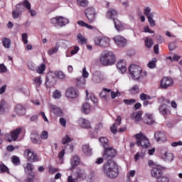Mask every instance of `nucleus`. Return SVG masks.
Here are the masks:
<instances>
[{"label": "nucleus", "mask_w": 182, "mask_h": 182, "mask_svg": "<svg viewBox=\"0 0 182 182\" xmlns=\"http://www.w3.org/2000/svg\"><path fill=\"white\" fill-rule=\"evenodd\" d=\"M116 156V150L112 146L105 148L103 158L107 160V163L104 164V173L109 178H116L119 176V168L117 164L112 159Z\"/></svg>", "instance_id": "f257e3e1"}, {"label": "nucleus", "mask_w": 182, "mask_h": 182, "mask_svg": "<svg viewBox=\"0 0 182 182\" xmlns=\"http://www.w3.org/2000/svg\"><path fill=\"white\" fill-rule=\"evenodd\" d=\"M129 72L131 77L137 82L143 80L147 76V71H143L141 67L136 65H131L129 67Z\"/></svg>", "instance_id": "f03ea898"}, {"label": "nucleus", "mask_w": 182, "mask_h": 182, "mask_svg": "<svg viewBox=\"0 0 182 182\" xmlns=\"http://www.w3.org/2000/svg\"><path fill=\"white\" fill-rule=\"evenodd\" d=\"M100 62L103 66H111L116 62V57L112 51L105 50L100 54Z\"/></svg>", "instance_id": "7ed1b4c3"}, {"label": "nucleus", "mask_w": 182, "mask_h": 182, "mask_svg": "<svg viewBox=\"0 0 182 182\" xmlns=\"http://www.w3.org/2000/svg\"><path fill=\"white\" fill-rule=\"evenodd\" d=\"M159 103H162L158 109L159 113L162 114L163 116H167V114H171V111L170 110V107H168V105H170V100L166 99L164 97H160L159 99Z\"/></svg>", "instance_id": "20e7f679"}, {"label": "nucleus", "mask_w": 182, "mask_h": 182, "mask_svg": "<svg viewBox=\"0 0 182 182\" xmlns=\"http://www.w3.org/2000/svg\"><path fill=\"white\" fill-rule=\"evenodd\" d=\"M151 174L154 178H158L156 182H170V178L167 176H161L163 171L160 166H156L151 171Z\"/></svg>", "instance_id": "39448f33"}, {"label": "nucleus", "mask_w": 182, "mask_h": 182, "mask_svg": "<svg viewBox=\"0 0 182 182\" xmlns=\"http://www.w3.org/2000/svg\"><path fill=\"white\" fill-rule=\"evenodd\" d=\"M135 139L136 140V144L138 147L147 149V147L150 146V142L149 141V139H147V137L144 136L141 132H140L139 134H136L135 135Z\"/></svg>", "instance_id": "423d86ee"}, {"label": "nucleus", "mask_w": 182, "mask_h": 182, "mask_svg": "<svg viewBox=\"0 0 182 182\" xmlns=\"http://www.w3.org/2000/svg\"><path fill=\"white\" fill-rule=\"evenodd\" d=\"M24 157L31 163H36V161H38L39 160V157H38V155L32 149H26L24 151Z\"/></svg>", "instance_id": "0eeeda50"}, {"label": "nucleus", "mask_w": 182, "mask_h": 182, "mask_svg": "<svg viewBox=\"0 0 182 182\" xmlns=\"http://www.w3.org/2000/svg\"><path fill=\"white\" fill-rule=\"evenodd\" d=\"M94 42L97 46H101V48H107L110 45V40L107 37H96Z\"/></svg>", "instance_id": "6e6552de"}, {"label": "nucleus", "mask_w": 182, "mask_h": 182, "mask_svg": "<svg viewBox=\"0 0 182 182\" xmlns=\"http://www.w3.org/2000/svg\"><path fill=\"white\" fill-rule=\"evenodd\" d=\"M21 132H22V128L21 127L11 131L10 134L6 135L7 141H9V143H12V141H16Z\"/></svg>", "instance_id": "1a4fd4ad"}, {"label": "nucleus", "mask_w": 182, "mask_h": 182, "mask_svg": "<svg viewBox=\"0 0 182 182\" xmlns=\"http://www.w3.org/2000/svg\"><path fill=\"white\" fill-rule=\"evenodd\" d=\"M88 22L92 23L96 21V10L93 7H88L85 11Z\"/></svg>", "instance_id": "9d476101"}, {"label": "nucleus", "mask_w": 182, "mask_h": 182, "mask_svg": "<svg viewBox=\"0 0 182 182\" xmlns=\"http://www.w3.org/2000/svg\"><path fill=\"white\" fill-rule=\"evenodd\" d=\"M51 23L53 25H58V26H65L69 23V19L63 17V16H57L51 18Z\"/></svg>", "instance_id": "9b49d317"}, {"label": "nucleus", "mask_w": 182, "mask_h": 182, "mask_svg": "<svg viewBox=\"0 0 182 182\" xmlns=\"http://www.w3.org/2000/svg\"><path fill=\"white\" fill-rule=\"evenodd\" d=\"M113 41L119 48H124L127 45V40L122 36H115Z\"/></svg>", "instance_id": "f8f14e48"}, {"label": "nucleus", "mask_w": 182, "mask_h": 182, "mask_svg": "<svg viewBox=\"0 0 182 182\" xmlns=\"http://www.w3.org/2000/svg\"><path fill=\"white\" fill-rule=\"evenodd\" d=\"M168 149L167 147H164L161 151H166L164 155H162V159L166 163H171L173 160H174V155L172 153L167 151Z\"/></svg>", "instance_id": "ddd939ff"}, {"label": "nucleus", "mask_w": 182, "mask_h": 182, "mask_svg": "<svg viewBox=\"0 0 182 182\" xmlns=\"http://www.w3.org/2000/svg\"><path fill=\"white\" fill-rule=\"evenodd\" d=\"M173 83V79L165 77L162 78L161 81V87H162V89H167V87H170V86H172Z\"/></svg>", "instance_id": "4468645a"}, {"label": "nucleus", "mask_w": 182, "mask_h": 182, "mask_svg": "<svg viewBox=\"0 0 182 182\" xmlns=\"http://www.w3.org/2000/svg\"><path fill=\"white\" fill-rule=\"evenodd\" d=\"M65 96L70 99H76L77 97V91L72 87H69L65 91Z\"/></svg>", "instance_id": "2eb2a0df"}, {"label": "nucleus", "mask_w": 182, "mask_h": 182, "mask_svg": "<svg viewBox=\"0 0 182 182\" xmlns=\"http://www.w3.org/2000/svg\"><path fill=\"white\" fill-rule=\"evenodd\" d=\"M78 124L82 129H92V125H90V122L85 118H80L78 119Z\"/></svg>", "instance_id": "dca6fc26"}, {"label": "nucleus", "mask_w": 182, "mask_h": 182, "mask_svg": "<svg viewBox=\"0 0 182 182\" xmlns=\"http://www.w3.org/2000/svg\"><path fill=\"white\" fill-rule=\"evenodd\" d=\"M92 80L95 83H100V82L105 80V76L102 73L97 71L93 75Z\"/></svg>", "instance_id": "f3484780"}, {"label": "nucleus", "mask_w": 182, "mask_h": 182, "mask_svg": "<svg viewBox=\"0 0 182 182\" xmlns=\"http://www.w3.org/2000/svg\"><path fill=\"white\" fill-rule=\"evenodd\" d=\"M80 163V159H79V156H74L70 160L71 168H70V170H75L77 166H79Z\"/></svg>", "instance_id": "a211bd4d"}, {"label": "nucleus", "mask_w": 182, "mask_h": 182, "mask_svg": "<svg viewBox=\"0 0 182 182\" xmlns=\"http://www.w3.org/2000/svg\"><path fill=\"white\" fill-rule=\"evenodd\" d=\"M144 122L146 124H154L155 120L151 114H145L144 116Z\"/></svg>", "instance_id": "6ab92c4d"}, {"label": "nucleus", "mask_w": 182, "mask_h": 182, "mask_svg": "<svg viewBox=\"0 0 182 182\" xmlns=\"http://www.w3.org/2000/svg\"><path fill=\"white\" fill-rule=\"evenodd\" d=\"M117 15V11L114 9H109L107 12V18L108 19H113V21H114V19H117L116 18Z\"/></svg>", "instance_id": "aec40b11"}, {"label": "nucleus", "mask_w": 182, "mask_h": 182, "mask_svg": "<svg viewBox=\"0 0 182 182\" xmlns=\"http://www.w3.org/2000/svg\"><path fill=\"white\" fill-rule=\"evenodd\" d=\"M82 150L85 156H91L92 154H93L92 149L90 147V145L87 144L82 145Z\"/></svg>", "instance_id": "412c9836"}, {"label": "nucleus", "mask_w": 182, "mask_h": 182, "mask_svg": "<svg viewBox=\"0 0 182 182\" xmlns=\"http://www.w3.org/2000/svg\"><path fill=\"white\" fill-rule=\"evenodd\" d=\"M154 137L156 141H166V134L161 132H158L154 134Z\"/></svg>", "instance_id": "4be33fe9"}, {"label": "nucleus", "mask_w": 182, "mask_h": 182, "mask_svg": "<svg viewBox=\"0 0 182 182\" xmlns=\"http://www.w3.org/2000/svg\"><path fill=\"white\" fill-rule=\"evenodd\" d=\"M109 92H111L110 89L104 87L102 89V92H101L100 94V97L102 99V100H105V102H107V100H109V95H107V93H109Z\"/></svg>", "instance_id": "5701e85b"}, {"label": "nucleus", "mask_w": 182, "mask_h": 182, "mask_svg": "<svg viewBox=\"0 0 182 182\" xmlns=\"http://www.w3.org/2000/svg\"><path fill=\"white\" fill-rule=\"evenodd\" d=\"M117 68L119 69L122 73H125L127 70V68H126V61L121 60L117 63Z\"/></svg>", "instance_id": "b1692460"}, {"label": "nucleus", "mask_w": 182, "mask_h": 182, "mask_svg": "<svg viewBox=\"0 0 182 182\" xmlns=\"http://www.w3.org/2000/svg\"><path fill=\"white\" fill-rule=\"evenodd\" d=\"M117 68L119 69L122 73H125L127 70V68H126V61L121 60L117 63Z\"/></svg>", "instance_id": "393cba45"}, {"label": "nucleus", "mask_w": 182, "mask_h": 182, "mask_svg": "<svg viewBox=\"0 0 182 182\" xmlns=\"http://www.w3.org/2000/svg\"><path fill=\"white\" fill-rule=\"evenodd\" d=\"M114 25L118 32H120L124 29L123 23H122V21H119L117 18L114 19Z\"/></svg>", "instance_id": "a878e982"}, {"label": "nucleus", "mask_w": 182, "mask_h": 182, "mask_svg": "<svg viewBox=\"0 0 182 182\" xmlns=\"http://www.w3.org/2000/svg\"><path fill=\"white\" fill-rule=\"evenodd\" d=\"M50 109L56 116H62V110L60 108L56 107L54 105H50Z\"/></svg>", "instance_id": "bb28decb"}, {"label": "nucleus", "mask_w": 182, "mask_h": 182, "mask_svg": "<svg viewBox=\"0 0 182 182\" xmlns=\"http://www.w3.org/2000/svg\"><path fill=\"white\" fill-rule=\"evenodd\" d=\"M16 112L17 114H19V116H23L26 113V109L22 105L18 104L16 106Z\"/></svg>", "instance_id": "cd10ccee"}, {"label": "nucleus", "mask_w": 182, "mask_h": 182, "mask_svg": "<svg viewBox=\"0 0 182 182\" xmlns=\"http://www.w3.org/2000/svg\"><path fill=\"white\" fill-rule=\"evenodd\" d=\"M31 140L34 144H41V141L39 140V135L37 134H31Z\"/></svg>", "instance_id": "c85d7f7f"}, {"label": "nucleus", "mask_w": 182, "mask_h": 182, "mask_svg": "<svg viewBox=\"0 0 182 182\" xmlns=\"http://www.w3.org/2000/svg\"><path fill=\"white\" fill-rule=\"evenodd\" d=\"M99 140L101 144H102L104 149H107V147L110 146L109 140L106 137H101Z\"/></svg>", "instance_id": "c756f323"}, {"label": "nucleus", "mask_w": 182, "mask_h": 182, "mask_svg": "<svg viewBox=\"0 0 182 182\" xmlns=\"http://www.w3.org/2000/svg\"><path fill=\"white\" fill-rule=\"evenodd\" d=\"M82 112L85 114H89L90 113V104L85 102L82 105Z\"/></svg>", "instance_id": "7c9ffc66"}, {"label": "nucleus", "mask_w": 182, "mask_h": 182, "mask_svg": "<svg viewBox=\"0 0 182 182\" xmlns=\"http://www.w3.org/2000/svg\"><path fill=\"white\" fill-rule=\"evenodd\" d=\"M144 14L147 18H151V16H154V13L151 12V9L150 7L144 9Z\"/></svg>", "instance_id": "2f4dec72"}, {"label": "nucleus", "mask_w": 182, "mask_h": 182, "mask_svg": "<svg viewBox=\"0 0 182 182\" xmlns=\"http://www.w3.org/2000/svg\"><path fill=\"white\" fill-rule=\"evenodd\" d=\"M131 117L132 119H134L136 122H140L141 120V112H134L132 115Z\"/></svg>", "instance_id": "473e14b6"}, {"label": "nucleus", "mask_w": 182, "mask_h": 182, "mask_svg": "<svg viewBox=\"0 0 182 182\" xmlns=\"http://www.w3.org/2000/svg\"><path fill=\"white\" fill-rule=\"evenodd\" d=\"M77 38L80 41L79 43L81 45H86V43H87V39H86V38L81 33L77 34Z\"/></svg>", "instance_id": "72a5a7b5"}, {"label": "nucleus", "mask_w": 182, "mask_h": 182, "mask_svg": "<svg viewBox=\"0 0 182 182\" xmlns=\"http://www.w3.org/2000/svg\"><path fill=\"white\" fill-rule=\"evenodd\" d=\"M77 4L82 8H86V6H89V0H77Z\"/></svg>", "instance_id": "f704fd0d"}, {"label": "nucleus", "mask_w": 182, "mask_h": 182, "mask_svg": "<svg viewBox=\"0 0 182 182\" xmlns=\"http://www.w3.org/2000/svg\"><path fill=\"white\" fill-rule=\"evenodd\" d=\"M2 43L6 49H9V48H11V40L9 38H4L2 39Z\"/></svg>", "instance_id": "c9c22d12"}, {"label": "nucleus", "mask_w": 182, "mask_h": 182, "mask_svg": "<svg viewBox=\"0 0 182 182\" xmlns=\"http://www.w3.org/2000/svg\"><path fill=\"white\" fill-rule=\"evenodd\" d=\"M129 92L132 95H137L140 92V88L138 85H135L130 88Z\"/></svg>", "instance_id": "e433bc0d"}, {"label": "nucleus", "mask_w": 182, "mask_h": 182, "mask_svg": "<svg viewBox=\"0 0 182 182\" xmlns=\"http://www.w3.org/2000/svg\"><path fill=\"white\" fill-rule=\"evenodd\" d=\"M145 45L148 48V49H150L154 45V43L153 42V40L151 38H149L146 37L145 38Z\"/></svg>", "instance_id": "4c0bfd02"}, {"label": "nucleus", "mask_w": 182, "mask_h": 182, "mask_svg": "<svg viewBox=\"0 0 182 182\" xmlns=\"http://www.w3.org/2000/svg\"><path fill=\"white\" fill-rule=\"evenodd\" d=\"M5 106H6V101L2 100L0 102V114L5 113Z\"/></svg>", "instance_id": "58836bf2"}, {"label": "nucleus", "mask_w": 182, "mask_h": 182, "mask_svg": "<svg viewBox=\"0 0 182 182\" xmlns=\"http://www.w3.org/2000/svg\"><path fill=\"white\" fill-rule=\"evenodd\" d=\"M54 75L58 79H65V77H66V75H65V73L63 71H60V70L55 71Z\"/></svg>", "instance_id": "ea45409f"}, {"label": "nucleus", "mask_w": 182, "mask_h": 182, "mask_svg": "<svg viewBox=\"0 0 182 182\" xmlns=\"http://www.w3.org/2000/svg\"><path fill=\"white\" fill-rule=\"evenodd\" d=\"M58 50H59V47L56 45L55 47L49 49L48 53L50 56H52L54 53H58Z\"/></svg>", "instance_id": "a19ab883"}, {"label": "nucleus", "mask_w": 182, "mask_h": 182, "mask_svg": "<svg viewBox=\"0 0 182 182\" xmlns=\"http://www.w3.org/2000/svg\"><path fill=\"white\" fill-rule=\"evenodd\" d=\"M41 76L35 77L33 80L34 82V85H36V87H39L41 85H42V80H41Z\"/></svg>", "instance_id": "79ce46f5"}, {"label": "nucleus", "mask_w": 182, "mask_h": 182, "mask_svg": "<svg viewBox=\"0 0 182 182\" xmlns=\"http://www.w3.org/2000/svg\"><path fill=\"white\" fill-rule=\"evenodd\" d=\"M21 5H23V7H24V9H28V11H31V5L29 1L24 0L21 2Z\"/></svg>", "instance_id": "37998d69"}, {"label": "nucleus", "mask_w": 182, "mask_h": 182, "mask_svg": "<svg viewBox=\"0 0 182 182\" xmlns=\"http://www.w3.org/2000/svg\"><path fill=\"white\" fill-rule=\"evenodd\" d=\"M52 76H53V73H48L46 78V85L48 83V82H49V83H52V82L55 80V77Z\"/></svg>", "instance_id": "c03bdc74"}, {"label": "nucleus", "mask_w": 182, "mask_h": 182, "mask_svg": "<svg viewBox=\"0 0 182 182\" xmlns=\"http://www.w3.org/2000/svg\"><path fill=\"white\" fill-rule=\"evenodd\" d=\"M28 176L27 178L25 179V182H33V180H35V173L33 172L28 173Z\"/></svg>", "instance_id": "a18cd8bd"}, {"label": "nucleus", "mask_w": 182, "mask_h": 182, "mask_svg": "<svg viewBox=\"0 0 182 182\" xmlns=\"http://www.w3.org/2000/svg\"><path fill=\"white\" fill-rule=\"evenodd\" d=\"M0 171L1 173H7L8 174H9V169L6 166H5V164L2 163L0 164Z\"/></svg>", "instance_id": "49530a36"}, {"label": "nucleus", "mask_w": 182, "mask_h": 182, "mask_svg": "<svg viewBox=\"0 0 182 182\" xmlns=\"http://www.w3.org/2000/svg\"><path fill=\"white\" fill-rule=\"evenodd\" d=\"M45 69H46V65H45V64H41L36 69V72H37V73H40V75H42V73H43V72H45Z\"/></svg>", "instance_id": "de8ad7c7"}, {"label": "nucleus", "mask_w": 182, "mask_h": 182, "mask_svg": "<svg viewBox=\"0 0 182 182\" xmlns=\"http://www.w3.org/2000/svg\"><path fill=\"white\" fill-rule=\"evenodd\" d=\"M34 168L33 164L28 162L24 166L25 171H33Z\"/></svg>", "instance_id": "09e8293b"}, {"label": "nucleus", "mask_w": 182, "mask_h": 182, "mask_svg": "<svg viewBox=\"0 0 182 182\" xmlns=\"http://www.w3.org/2000/svg\"><path fill=\"white\" fill-rule=\"evenodd\" d=\"M70 142H72V138L69 135H65L62 139L63 144H68V143Z\"/></svg>", "instance_id": "8fccbe9b"}, {"label": "nucleus", "mask_w": 182, "mask_h": 182, "mask_svg": "<svg viewBox=\"0 0 182 182\" xmlns=\"http://www.w3.org/2000/svg\"><path fill=\"white\" fill-rule=\"evenodd\" d=\"M123 102L127 106H132V105H134V103H136V100L132 98L129 100H124Z\"/></svg>", "instance_id": "3c124183"}, {"label": "nucleus", "mask_w": 182, "mask_h": 182, "mask_svg": "<svg viewBox=\"0 0 182 182\" xmlns=\"http://www.w3.org/2000/svg\"><path fill=\"white\" fill-rule=\"evenodd\" d=\"M12 15L14 19H18V18H19V16L22 15V13L21 11H18V10H16H16L12 11Z\"/></svg>", "instance_id": "603ef678"}, {"label": "nucleus", "mask_w": 182, "mask_h": 182, "mask_svg": "<svg viewBox=\"0 0 182 182\" xmlns=\"http://www.w3.org/2000/svg\"><path fill=\"white\" fill-rule=\"evenodd\" d=\"M139 97H140V100H142V101L151 100V97H150L149 95H147L144 93L140 94Z\"/></svg>", "instance_id": "864d4df0"}, {"label": "nucleus", "mask_w": 182, "mask_h": 182, "mask_svg": "<svg viewBox=\"0 0 182 182\" xmlns=\"http://www.w3.org/2000/svg\"><path fill=\"white\" fill-rule=\"evenodd\" d=\"M16 9L21 12V14L22 12H25V7L23 6L22 3L18 4L16 6Z\"/></svg>", "instance_id": "5fc2aeb1"}, {"label": "nucleus", "mask_w": 182, "mask_h": 182, "mask_svg": "<svg viewBox=\"0 0 182 182\" xmlns=\"http://www.w3.org/2000/svg\"><path fill=\"white\" fill-rule=\"evenodd\" d=\"M153 18H154V16H151L148 18V22L151 28H154V26H156V21H154Z\"/></svg>", "instance_id": "6e6d98bb"}, {"label": "nucleus", "mask_w": 182, "mask_h": 182, "mask_svg": "<svg viewBox=\"0 0 182 182\" xmlns=\"http://www.w3.org/2000/svg\"><path fill=\"white\" fill-rule=\"evenodd\" d=\"M53 96L54 99H60V97H62V92H60V91L57 90L53 92Z\"/></svg>", "instance_id": "4d7b16f0"}, {"label": "nucleus", "mask_w": 182, "mask_h": 182, "mask_svg": "<svg viewBox=\"0 0 182 182\" xmlns=\"http://www.w3.org/2000/svg\"><path fill=\"white\" fill-rule=\"evenodd\" d=\"M8 68L5 66V64H0V73H6Z\"/></svg>", "instance_id": "13d9d810"}, {"label": "nucleus", "mask_w": 182, "mask_h": 182, "mask_svg": "<svg viewBox=\"0 0 182 182\" xmlns=\"http://www.w3.org/2000/svg\"><path fill=\"white\" fill-rule=\"evenodd\" d=\"M12 163L16 165L19 164V163H21V160L19 159V157H18L16 156H14L12 157Z\"/></svg>", "instance_id": "bf43d9fd"}, {"label": "nucleus", "mask_w": 182, "mask_h": 182, "mask_svg": "<svg viewBox=\"0 0 182 182\" xmlns=\"http://www.w3.org/2000/svg\"><path fill=\"white\" fill-rule=\"evenodd\" d=\"M22 41L25 45H28V33L22 34Z\"/></svg>", "instance_id": "052dcab7"}, {"label": "nucleus", "mask_w": 182, "mask_h": 182, "mask_svg": "<svg viewBox=\"0 0 182 182\" xmlns=\"http://www.w3.org/2000/svg\"><path fill=\"white\" fill-rule=\"evenodd\" d=\"M48 132L43 131L41 134V139H42L43 140H46L48 139Z\"/></svg>", "instance_id": "680f3d73"}, {"label": "nucleus", "mask_w": 182, "mask_h": 182, "mask_svg": "<svg viewBox=\"0 0 182 182\" xmlns=\"http://www.w3.org/2000/svg\"><path fill=\"white\" fill-rule=\"evenodd\" d=\"M169 50H174V49L177 48V44L176 42L171 43L168 46Z\"/></svg>", "instance_id": "e2e57ef3"}, {"label": "nucleus", "mask_w": 182, "mask_h": 182, "mask_svg": "<svg viewBox=\"0 0 182 182\" xmlns=\"http://www.w3.org/2000/svg\"><path fill=\"white\" fill-rule=\"evenodd\" d=\"M48 171L51 174H55V173H56L58 171V168H53L52 166H48Z\"/></svg>", "instance_id": "0e129e2a"}, {"label": "nucleus", "mask_w": 182, "mask_h": 182, "mask_svg": "<svg viewBox=\"0 0 182 182\" xmlns=\"http://www.w3.org/2000/svg\"><path fill=\"white\" fill-rule=\"evenodd\" d=\"M82 77H85V79L89 77V73L86 70V67H84L82 69Z\"/></svg>", "instance_id": "69168bd1"}, {"label": "nucleus", "mask_w": 182, "mask_h": 182, "mask_svg": "<svg viewBox=\"0 0 182 182\" xmlns=\"http://www.w3.org/2000/svg\"><path fill=\"white\" fill-rule=\"evenodd\" d=\"M144 31L148 33H154V31L151 30L149 26L144 27Z\"/></svg>", "instance_id": "338daca9"}, {"label": "nucleus", "mask_w": 182, "mask_h": 182, "mask_svg": "<svg viewBox=\"0 0 182 182\" xmlns=\"http://www.w3.org/2000/svg\"><path fill=\"white\" fill-rule=\"evenodd\" d=\"M171 146H172V147H177V146H182V141H178L176 142H172Z\"/></svg>", "instance_id": "774afa93"}]
</instances>
